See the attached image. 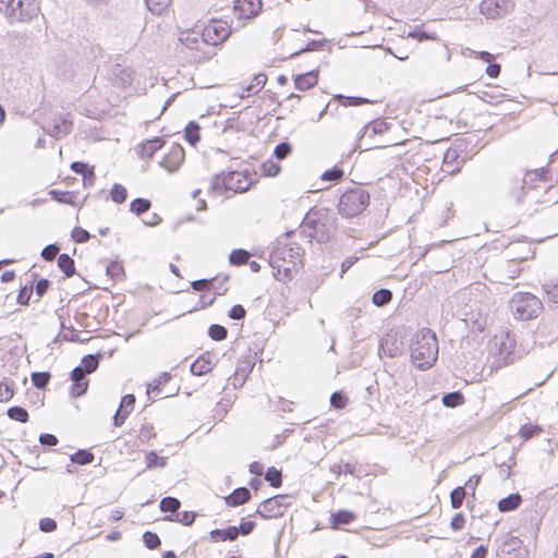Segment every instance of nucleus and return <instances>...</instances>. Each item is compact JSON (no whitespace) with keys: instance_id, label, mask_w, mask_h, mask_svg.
<instances>
[{"instance_id":"f257e3e1","label":"nucleus","mask_w":558,"mask_h":558,"mask_svg":"<svg viewBox=\"0 0 558 558\" xmlns=\"http://www.w3.org/2000/svg\"><path fill=\"white\" fill-rule=\"evenodd\" d=\"M302 253L303 248L298 243L278 242L269 255L275 278L279 281L289 280L292 271L302 263Z\"/></svg>"},{"instance_id":"f03ea898","label":"nucleus","mask_w":558,"mask_h":558,"mask_svg":"<svg viewBox=\"0 0 558 558\" xmlns=\"http://www.w3.org/2000/svg\"><path fill=\"white\" fill-rule=\"evenodd\" d=\"M411 361L421 371L430 368L438 357L436 333L429 328L418 329L411 339Z\"/></svg>"},{"instance_id":"7ed1b4c3","label":"nucleus","mask_w":558,"mask_h":558,"mask_svg":"<svg viewBox=\"0 0 558 558\" xmlns=\"http://www.w3.org/2000/svg\"><path fill=\"white\" fill-rule=\"evenodd\" d=\"M303 232L318 243L328 242L336 231V218L327 208H311L302 221Z\"/></svg>"},{"instance_id":"20e7f679","label":"nucleus","mask_w":558,"mask_h":558,"mask_svg":"<svg viewBox=\"0 0 558 558\" xmlns=\"http://www.w3.org/2000/svg\"><path fill=\"white\" fill-rule=\"evenodd\" d=\"M251 184L250 177L245 172L222 171L211 179L210 190L218 194H222L227 191L243 193L250 189Z\"/></svg>"},{"instance_id":"39448f33","label":"nucleus","mask_w":558,"mask_h":558,"mask_svg":"<svg viewBox=\"0 0 558 558\" xmlns=\"http://www.w3.org/2000/svg\"><path fill=\"white\" fill-rule=\"evenodd\" d=\"M510 308L515 318L530 320L543 310L542 301L530 292H517L510 300Z\"/></svg>"},{"instance_id":"423d86ee","label":"nucleus","mask_w":558,"mask_h":558,"mask_svg":"<svg viewBox=\"0 0 558 558\" xmlns=\"http://www.w3.org/2000/svg\"><path fill=\"white\" fill-rule=\"evenodd\" d=\"M369 204V194L362 187L345 191L339 201L338 210L343 217L360 215Z\"/></svg>"},{"instance_id":"0eeeda50","label":"nucleus","mask_w":558,"mask_h":558,"mask_svg":"<svg viewBox=\"0 0 558 558\" xmlns=\"http://www.w3.org/2000/svg\"><path fill=\"white\" fill-rule=\"evenodd\" d=\"M389 123L383 119H376L367 123L360 131L359 147L361 150H369L391 145L389 142L377 138V136H383L389 130Z\"/></svg>"},{"instance_id":"6e6552de","label":"nucleus","mask_w":558,"mask_h":558,"mask_svg":"<svg viewBox=\"0 0 558 558\" xmlns=\"http://www.w3.org/2000/svg\"><path fill=\"white\" fill-rule=\"evenodd\" d=\"M515 340L509 332L496 335L489 343L493 354L499 355V363L508 365L514 361Z\"/></svg>"},{"instance_id":"1a4fd4ad","label":"nucleus","mask_w":558,"mask_h":558,"mask_svg":"<svg viewBox=\"0 0 558 558\" xmlns=\"http://www.w3.org/2000/svg\"><path fill=\"white\" fill-rule=\"evenodd\" d=\"M40 12L37 0H15L14 9L11 10V24L27 23L36 19Z\"/></svg>"},{"instance_id":"9d476101","label":"nucleus","mask_w":558,"mask_h":558,"mask_svg":"<svg viewBox=\"0 0 558 558\" xmlns=\"http://www.w3.org/2000/svg\"><path fill=\"white\" fill-rule=\"evenodd\" d=\"M514 10L513 0H483L480 12L490 20H498Z\"/></svg>"},{"instance_id":"9b49d317","label":"nucleus","mask_w":558,"mask_h":558,"mask_svg":"<svg viewBox=\"0 0 558 558\" xmlns=\"http://www.w3.org/2000/svg\"><path fill=\"white\" fill-rule=\"evenodd\" d=\"M230 27L223 22H211L202 33V40L206 45L217 46L229 38Z\"/></svg>"},{"instance_id":"f8f14e48","label":"nucleus","mask_w":558,"mask_h":558,"mask_svg":"<svg viewBox=\"0 0 558 558\" xmlns=\"http://www.w3.org/2000/svg\"><path fill=\"white\" fill-rule=\"evenodd\" d=\"M286 498L284 495H276L262 501L256 509V514L265 519L282 515L287 508V505L282 502Z\"/></svg>"},{"instance_id":"ddd939ff","label":"nucleus","mask_w":558,"mask_h":558,"mask_svg":"<svg viewBox=\"0 0 558 558\" xmlns=\"http://www.w3.org/2000/svg\"><path fill=\"white\" fill-rule=\"evenodd\" d=\"M185 153L180 144H172L169 151L160 160L159 165L170 173L178 171L184 161Z\"/></svg>"},{"instance_id":"4468645a","label":"nucleus","mask_w":558,"mask_h":558,"mask_svg":"<svg viewBox=\"0 0 558 558\" xmlns=\"http://www.w3.org/2000/svg\"><path fill=\"white\" fill-rule=\"evenodd\" d=\"M73 121L66 117H54L46 128V131L52 137L59 140L71 133Z\"/></svg>"},{"instance_id":"2eb2a0df","label":"nucleus","mask_w":558,"mask_h":558,"mask_svg":"<svg viewBox=\"0 0 558 558\" xmlns=\"http://www.w3.org/2000/svg\"><path fill=\"white\" fill-rule=\"evenodd\" d=\"M262 10V0H235L234 11L239 19H253Z\"/></svg>"},{"instance_id":"dca6fc26","label":"nucleus","mask_w":558,"mask_h":558,"mask_svg":"<svg viewBox=\"0 0 558 558\" xmlns=\"http://www.w3.org/2000/svg\"><path fill=\"white\" fill-rule=\"evenodd\" d=\"M379 354L397 357L402 354V342L393 335H387L379 341Z\"/></svg>"},{"instance_id":"f3484780","label":"nucleus","mask_w":558,"mask_h":558,"mask_svg":"<svg viewBox=\"0 0 558 558\" xmlns=\"http://www.w3.org/2000/svg\"><path fill=\"white\" fill-rule=\"evenodd\" d=\"M163 144L165 142L160 137L147 140L136 146V154L141 159H149Z\"/></svg>"},{"instance_id":"a211bd4d","label":"nucleus","mask_w":558,"mask_h":558,"mask_svg":"<svg viewBox=\"0 0 558 558\" xmlns=\"http://www.w3.org/2000/svg\"><path fill=\"white\" fill-rule=\"evenodd\" d=\"M318 73L319 71L316 69L295 75L294 87L299 90H307L314 87L318 82Z\"/></svg>"},{"instance_id":"6ab92c4d","label":"nucleus","mask_w":558,"mask_h":558,"mask_svg":"<svg viewBox=\"0 0 558 558\" xmlns=\"http://www.w3.org/2000/svg\"><path fill=\"white\" fill-rule=\"evenodd\" d=\"M251 499V492L246 487H238L225 497L226 505L229 507H238L244 505Z\"/></svg>"},{"instance_id":"aec40b11","label":"nucleus","mask_w":558,"mask_h":558,"mask_svg":"<svg viewBox=\"0 0 558 558\" xmlns=\"http://www.w3.org/2000/svg\"><path fill=\"white\" fill-rule=\"evenodd\" d=\"M214 363L210 354H204L191 364V373L195 376H203L213 369Z\"/></svg>"},{"instance_id":"412c9836","label":"nucleus","mask_w":558,"mask_h":558,"mask_svg":"<svg viewBox=\"0 0 558 558\" xmlns=\"http://www.w3.org/2000/svg\"><path fill=\"white\" fill-rule=\"evenodd\" d=\"M525 180L523 178H513L509 181V195L513 198L514 204L519 205L524 202Z\"/></svg>"},{"instance_id":"4be33fe9","label":"nucleus","mask_w":558,"mask_h":558,"mask_svg":"<svg viewBox=\"0 0 558 558\" xmlns=\"http://www.w3.org/2000/svg\"><path fill=\"white\" fill-rule=\"evenodd\" d=\"M213 542H233L238 538V531L235 525H230L226 529H215L209 533Z\"/></svg>"},{"instance_id":"5701e85b","label":"nucleus","mask_w":558,"mask_h":558,"mask_svg":"<svg viewBox=\"0 0 558 558\" xmlns=\"http://www.w3.org/2000/svg\"><path fill=\"white\" fill-rule=\"evenodd\" d=\"M171 379L169 373H162L157 378H155L147 387V396L148 399H154L158 397L161 392V386L167 384Z\"/></svg>"},{"instance_id":"b1692460","label":"nucleus","mask_w":558,"mask_h":558,"mask_svg":"<svg viewBox=\"0 0 558 558\" xmlns=\"http://www.w3.org/2000/svg\"><path fill=\"white\" fill-rule=\"evenodd\" d=\"M356 518L355 513L349 510H338L331 514V526L339 529L341 525L350 524Z\"/></svg>"},{"instance_id":"393cba45","label":"nucleus","mask_w":558,"mask_h":558,"mask_svg":"<svg viewBox=\"0 0 558 558\" xmlns=\"http://www.w3.org/2000/svg\"><path fill=\"white\" fill-rule=\"evenodd\" d=\"M522 498L520 494H511L498 501L500 512H509L515 510L521 505Z\"/></svg>"},{"instance_id":"a878e982","label":"nucleus","mask_w":558,"mask_h":558,"mask_svg":"<svg viewBox=\"0 0 558 558\" xmlns=\"http://www.w3.org/2000/svg\"><path fill=\"white\" fill-rule=\"evenodd\" d=\"M58 267L62 270L66 278L72 277L75 274L74 259L66 253L58 256Z\"/></svg>"},{"instance_id":"bb28decb","label":"nucleus","mask_w":558,"mask_h":558,"mask_svg":"<svg viewBox=\"0 0 558 558\" xmlns=\"http://www.w3.org/2000/svg\"><path fill=\"white\" fill-rule=\"evenodd\" d=\"M195 518H196V513L193 512V511H182V512H177L175 514H168L165 517V520L166 521H169V522H179L183 525H192L195 521Z\"/></svg>"},{"instance_id":"cd10ccee","label":"nucleus","mask_w":558,"mask_h":558,"mask_svg":"<svg viewBox=\"0 0 558 558\" xmlns=\"http://www.w3.org/2000/svg\"><path fill=\"white\" fill-rule=\"evenodd\" d=\"M100 357L99 353L84 355L80 366L83 367L85 374H90L97 369Z\"/></svg>"},{"instance_id":"c85d7f7f","label":"nucleus","mask_w":558,"mask_h":558,"mask_svg":"<svg viewBox=\"0 0 558 558\" xmlns=\"http://www.w3.org/2000/svg\"><path fill=\"white\" fill-rule=\"evenodd\" d=\"M199 130L201 128L195 121H190L185 126L184 137L192 146H195L201 140Z\"/></svg>"},{"instance_id":"c756f323","label":"nucleus","mask_w":558,"mask_h":558,"mask_svg":"<svg viewBox=\"0 0 558 558\" xmlns=\"http://www.w3.org/2000/svg\"><path fill=\"white\" fill-rule=\"evenodd\" d=\"M180 507V500L171 496L163 497L159 504L161 512H169L170 514H175L179 511Z\"/></svg>"},{"instance_id":"7c9ffc66","label":"nucleus","mask_w":558,"mask_h":558,"mask_svg":"<svg viewBox=\"0 0 558 558\" xmlns=\"http://www.w3.org/2000/svg\"><path fill=\"white\" fill-rule=\"evenodd\" d=\"M94 453L87 449H80L70 456L71 462L80 465H86L92 463L94 461Z\"/></svg>"},{"instance_id":"2f4dec72","label":"nucleus","mask_w":558,"mask_h":558,"mask_svg":"<svg viewBox=\"0 0 558 558\" xmlns=\"http://www.w3.org/2000/svg\"><path fill=\"white\" fill-rule=\"evenodd\" d=\"M392 300V292L389 289H379L374 292L372 302L375 306L381 307L390 303Z\"/></svg>"},{"instance_id":"473e14b6","label":"nucleus","mask_w":558,"mask_h":558,"mask_svg":"<svg viewBox=\"0 0 558 558\" xmlns=\"http://www.w3.org/2000/svg\"><path fill=\"white\" fill-rule=\"evenodd\" d=\"M267 82V76L264 73H258L254 76L253 81L244 88L246 95L256 94L262 90Z\"/></svg>"},{"instance_id":"72a5a7b5","label":"nucleus","mask_w":558,"mask_h":558,"mask_svg":"<svg viewBox=\"0 0 558 558\" xmlns=\"http://www.w3.org/2000/svg\"><path fill=\"white\" fill-rule=\"evenodd\" d=\"M335 99L339 101L340 105L344 107H354V106H361L364 104H369L371 100L364 97H356V96H343L341 94L336 95Z\"/></svg>"},{"instance_id":"f704fd0d","label":"nucleus","mask_w":558,"mask_h":558,"mask_svg":"<svg viewBox=\"0 0 558 558\" xmlns=\"http://www.w3.org/2000/svg\"><path fill=\"white\" fill-rule=\"evenodd\" d=\"M250 253L243 248H235L229 255V262L233 266H241L248 263Z\"/></svg>"},{"instance_id":"c9c22d12","label":"nucleus","mask_w":558,"mask_h":558,"mask_svg":"<svg viewBox=\"0 0 558 558\" xmlns=\"http://www.w3.org/2000/svg\"><path fill=\"white\" fill-rule=\"evenodd\" d=\"M151 203L147 198L137 197L133 199L130 204V210L136 216H141L142 214L149 210Z\"/></svg>"},{"instance_id":"e433bc0d","label":"nucleus","mask_w":558,"mask_h":558,"mask_svg":"<svg viewBox=\"0 0 558 558\" xmlns=\"http://www.w3.org/2000/svg\"><path fill=\"white\" fill-rule=\"evenodd\" d=\"M7 415L9 418L20 422V423H26L29 418L28 412L26 409L20 405H14L8 409Z\"/></svg>"},{"instance_id":"4c0bfd02","label":"nucleus","mask_w":558,"mask_h":558,"mask_svg":"<svg viewBox=\"0 0 558 558\" xmlns=\"http://www.w3.org/2000/svg\"><path fill=\"white\" fill-rule=\"evenodd\" d=\"M543 432V427L539 425L524 424L519 429V436L523 440H529L535 436H538Z\"/></svg>"},{"instance_id":"58836bf2","label":"nucleus","mask_w":558,"mask_h":558,"mask_svg":"<svg viewBox=\"0 0 558 558\" xmlns=\"http://www.w3.org/2000/svg\"><path fill=\"white\" fill-rule=\"evenodd\" d=\"M441 400L445 407L456 408L464 402V397L460 391H452L445 393Z\"/></svg>"},{"instance_id":"ea45409f","label":"nucleus","mask_w":558,"mask_h":558,"mask_svg":"<svg viewBox=\"0 0 558 558\" xmlns=\"http://www.w3.org/2000/svg\"><path fill=\"white\" fill-rule=\"evenodd\" d=\"M265 480L269 483L271 487L278 488L282 484V474L281 471L275 466H270L267 469L265 473Z\"/></svg>"},{"instance_id":"a19ab883","label":"nucleus","mask_w":558,"mask_h":558,"mask_svg":"<svg viewBox=\"0 0 558 558\" xmlns=\"http://www.w3.org/2000/svg\"><path fill=\"white\" fill-rule=\"evenodd\" d=\"M466 492L465 487L458 486L450 493V505L453 509L461 508L463 500L465 498Z\"/></svg>"},{"instance_id":"79ce46f5","label":"nucleus","mask_w":558,"mask_h":558,"mask_svg":"<svg viewBox=\"0 0 558 558\" xmlns=\"http://www.w3.org/2000/svg\"><path fill=\"white\" fill-rule=\"evenodd\" d=\"M146 468H165L167 465V460L165 457H159L156 451H149L145 456Z\"/></svg>"},{"instance_id":"37998d69","label":"nucleus","mask_w":558,"mask_h":558,"mask_svg":"<svg viewBox=\"0 0 558 558\" xmlns=\"http://www.w3.org/2000/svg\"><path fill=\"white\" fill-rule=\"evenodd\" d=\"M110 196L114 203L122 204L126 201L128 191L123 185L114 183L110 190Z\"/></svg>"},{"instance_id":"c03bdc74","label":"nucleus","mask_w":558,"mask_h":558,"mask_svg":"<svg viewBox=\"0 0 558 558\" xmlns=\"http://www.w3.org/2000/svg\"><path fill=\"white\" fill-rule=\"evenodd\" d=\"M181 43L190 49H197L198 44L204 41L202 40V34L197 33H187L181 36L180 38Z\"/></svg>"},{"instance_id":"a18cd8bd","label":"nucleus","mask_w":558,"mask_h":558,"mask_svg":"<svg viewBox=\"0 0 558 558\" xmlns=\"http://www.w3.org/2000/svg\"><path fill=\"white\" fill-rule=\"evenodd\" d=\"M107 275L113 280H121L124 276V267L121 262H111L107 266Z\"/></svg>"},{"instance_id":"49530a36","label":"nucleus","mask_w":558,"mask_h":558,"mask_svg":"<svg viewBox=\"0 0 558 558\" xmlns=\"http://www.w3.org/2000/svg\"><path fill=\"white\" fill-rule=\"evenodd\" d=\"M208 336L215 341L225 340L228 336V330L225 326L219 324H213L208 328Z\"/></svg>"},{"instance_id":"de8ad7c7","label":"nucleus","mask_w":558,"mask_h":558,"mask_svg":"<svg viewBox=\"0 0 558 558\" xmlns=\"http://www.w3.org/2000/svg\"><path fill=\"white\" fill-rule=\"evenodd\" d=\"M343 175L344 171L341 168L335 166L333 168L324 171L320 175V179L323 181L339 182Z\"/></svg>"},{"instance_id":"09e8293b","label":"nucleus","mask_w":558,"mask_h":558,"mask_svg":"<svg viewBox=\"0 0 558 558\" xmlns=\"http://www.w3.org/2000/svg\"><path fill=\"white\" fill-rule=\"evenodd\" d=\"M50 377L51 376L49 372H35L31 376L33 385L38 389L46 388L50 380Z\"/></svg>"},{"instance_id":"8fccbe9b","label":"nucleus","mask_w":558,"mask_h":558,"mask_svg":"<svg viewBox=\"0 0 558 558\" xmlns=\"http://www.w3.org/2000/svg\"><path fill=\"white\" fill-rule=\"evenodd\" d=\"M171 0H145L147 9L153 14H161L170 4Z\"/></svg>"},{"instance_id":"3c124183","label":"nucleus","mask_w":558,"mask_h":558,"mask_svg":"<svg viewBox=\"0 0 558 558\" xmlns=\"http://www.w3.org/2000/svg\"><path fill=\"white\" fill-rule=\"evenodd\" d=\"M50 197L60 203V204H73V193L71 192H62L59 190H50L49 193Z\"/></svg>"},{"instance_id":"603ef678","label":"nucleus","mask_w":558,"mask_h":558,"mask_svg":"<svg viewBox=\"0 0 558 558\" xmlns=\"http://www.w3.org/2000/svg\"><path fill=\"white\" fill-rule=\"evenodd\" d=\"M88 388V380L87 379H80L76 381H72L70 393L73 398L82 397Z\"/></svg>"},{"instance_id":"864d4df0","label":"nucleus","mask_w":558,"mask_h":558,"mask_svg":"<svg viewBox=\"0 0 558 558\" xmlns=\"http://www.w3.org/2000/svg\"><path fill=\"white\" fill-rule=\"evenodd\" d=\"M217 281V277L211 279H198L194 280L191 286L195 291L205 292L210 291L214 283Z\"/></svg>"},{"instance_id":"5fc2aeb1","label":"nucleus","mask_w":558,"mask_h":558,"mask_svg":"<svg viewBox=\"0 0 558 558\" xmlns=\"http://www.w3.org/2000/svg\"><path fill=\"white\" fill-rule=\"evenodd\" d=\"M143 542L148 549H156L161 543L159 536L150 531H146L143 534Z\"/></svg>"},{"instance_id":"6e6d98bb","label":"nucleus","mask_w":558,"mask_h":558,"mask_svg":"<svg viewBox=\"0 0 558 558\" xmlns=\"http://www.w3.org/2000/svg\"><path fill=\"white\" fill-rule=\"evenodd\" d=\"M71 170L82 177H85L86 174H89V177H92V171L94 170V167L83 161H73L71 163Z\"/></svg>"},{"instance_id":"4d7b16f0","label":"nucleus","mask_w":558,"mask_h":558,"mask_svg":"<svg viewBox=\"0 0 558 558\" xmlns=\"http://www.w3.org/2000/svg\"><path fill=\"white\" fill-rule=\"evenodd\" d=\"M326 43V39H323V40H315V39H312L310 40L306 46L298 51H295L293 56H300L304 52H310V51H317V50H320L323 49L324 45Z\"/></svg>"},{"instance_id":"13d9d810","label":"nucleus","mask_w":558,"mask_h":558,"mask_svg":"<svg viewBox=\"0 0 558 558\" xmlns=\"http://www.w3.org/2000/svg\"><path fill=\"white\" fill-rule=\"evenodd\" d=\"M292 150V146L289 142L279 143L274 150V155L278 160L287 158Z\"/></svg>"},{"instance_id":"bf43d9fd","label":"nucleus","mask_w":558,"mask_h":558,"mask_svg":"<svg viewBox=\"0 0 558 558\" xmlns=\"http://www.w3.org/2000/svg\"><path fill=\"white\" fill-rule=\"evenodd\" d=\"M348 403V397L341 391H335L330 396V404L335 409H343Z\"/></svg>"},{"instance_id":"052dcab7","label":"nucleus","mask_w":558,"mask_h":558,"mask_svg":"<svg viewBox=\"0 0 558 558\" xmlns=\"http://www.w3.org/2000/svg\"><path fill=\"white\" fill-rule=\"evenodd\" d=\"M14 395L13 387L4 378L0 381V402H8Z\"/></svg>"},{"instance_id":"680f3d73","label":"nucleus","mask_w":558,"mask_h":558,"mask_svg":"<svg viewBox=\"0 0 558 558\" xmlns=\"http://www.w3.org/2000/svg\"><path fill=\"white\" fill-rule=\"evenodd\" d=\"M543 290L550 302L558 303V282L544 283Z\"/></svg>"},{"instance_id":"e2e57ef3","label":"nucleus","mask_w":558,"mask_h":558,"mask_svg":"<svg viewBox=\"0 0 558 558\" xmlns=\"http://www.w3.org/2000/svg\"><path fill=\"white\" fill-rule=\"evenodd\" d=\"M33 294V284H26L22 287L19 291L16 301L21 305H28L31 296Z\"/></svg>"},{"instance_id":"0e129e2a","label":"nucleus","mask_w":558,"mask_h":558,"mask_svg":"<svg viewBox=\"0 0 558 558\" xmlns=\"http://www.w3.org/2000/svg\"><path fill=\"white\" fill-rule=\"evenodd\" d=\"M71 236L76 243L80 244L86 243L90 239L89 232L81 227L73 228Z\"/></svg>"},{"instance_id":"69168bd1","label":"nucleus","mask_w":558,"mask_h":558,"mask_svg":"<svg viewBox=\"0 0 558 558\" xmlns=\"http://www.w3.org/2000/svg\"><path fill=\"white\" fill-rule=\"evenodd\" d=\"M253 367H254V362L252 360L248 359L245 361H240L235 368V373H238V375L242 376V378H247V376L252 372Z\"/></svg>"},{"instance_id":"338daca9","label":"nucleus","mask_w":558,"mask_h":558,"mask_svg":"<svg viewBox=\"0 0 558 558\" xmlns=\"http://www.w3.org/2000/svg\"><path fill=\"white\" fill-rule=\"evenodd\" d=\"M154 426L150 423L143 424L140 433H138V439L142 442H146L150 440L153 437H155Z\"/></svg>"},{"instance_id":"774afa93","label":"nucleus","mask_w":558,"mask_h":558,"mask_svg":"<svg viewBox=\"0 0 558 558\" xmlns=\"http://www.w3.org/2000/svg\"><path fill=\"white\" fill-rule=\"evenodd\" d=\"M59 250L60 248L57 244H48L43 248L40 255L46 262H52L56 258Z\"/></svg>"}]
</instances>
